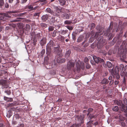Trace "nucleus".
Segmentation results:
<instances>
[{"label": "nucleus", "mask_w": 127, "mask_h": 127, "mask_svg": "<svg viewBox=\"0 0 127 127\" xmlns=\"http://www.w3.org/2000/svg\"><path fill=\"white\" fill-rule=\"evenodd\" d=\"M54 42L52 40H51L47 45L46 46V54L47 56L45 57V60H48L49 59L48 56H49L51 53V47L53 46Z\"/></svg>", "instance_id": "nucleus-1"}, {"label": "nucleus", "mask_w": 127, "mask_h": 127, "mask_svg": "<svg viewBox=\"0 0 127 127\" xmlns=\"http://www.w3.org/2000/svg\"><path fill=\"white\" fill-rule=\"evenodd\" d=\"M75 117L79 122L77 124H73L70 127H79L83 123L84 119V115H77Z\"/></svg>", "instance_id": "nucleus-2"}, {"label": "nucleus", "mask_w": 127, "mask_h": 127, "mask_svg": "<svg viewBox=\"0 0 127 127\" xmlns=\"http://www.w3.org/2000/svg\"><path fill=\"white\" fill-rule=\"evenodd\" d=\"M98 42L97 44V47L98 49L101 48L103 46V44L105 42V39H103V37L100 36L97 39Z\"/></svg>", "instance_id": "nucleus-3"}, {"label": "nucleus", "mask_w": 127, "mask_h": 127, "mask_svg": "<svg viewBox=\"0 0 127 127\" xmlns=\"http://www.w3.org/2000/svg\"><path fill=\"white\" fill-rule=\"evenodd\" d=\"M96 29L99 32H96L95 35V38H97L99 35L103 34V33H102V32L103 30V28L99 25L97 26Z\"/></svg>", "instance_id": "nucleus-4"}, {"label": "nucleus", "mask_w": 127, "mask_h": 127, "mask_svg": "<svg viewBox=\"0 0 127 127\" xmlns=\"http://www.w3.org/2000/svg\"><path fill=\"white\" fill-rule=\"evenodd\" d=\"M77 70L78 71H79L81 68L83 69L85 64L83 62H81L80 60H78V62L76 64Z\"/></svg>", "instance_id": "nucleus-5"}, {"label": "nucleus", "mask_w": 127, "mask_h": 127, "mask_svg": "<svg viewBox=\"0 0 127 127\" xmlns=\"http://www.w3.org/2000/svg\"><path fill=\"white\" fill-rule=\"evenodd\" d=\"M0 85L1 86L2 89L7 88L9 87L8 82L5 80L0 79Z\"/></svg>", "instance_id": "nucleus-6"}, {"label": "nucleus", "mask_w": 127, "mask_h": 127, "mask_svg": "<svg viewBox=\"0 0 127 127\" xmlns=\"http://www.w3.org/2000/svg\"><path fill=\"white\" fill-rule=\"evenodd\" d=\"M113 27V24L111 23L110 24V26L107 29L104 31L103 30L102 32V33H103V34H102L105 36H107L108 34L111 31Z\"/></svg>", "instance_id": "nucleus-7"}, {"label": "nucleus", "mask_w": 127, "mask_h": 127, "mask_svg": "<svg viewBox=\"0 0 127 127\" xmlns=\"http://www.w3.org/2000/svg\"><path fill=\"white\" fill-rule=\"evenodd\" d=\"M75 65V63L73 61L71 60L68 62L67 65V68L68 70H71L73 68Z\"/></svg>", "instance_id": "nucleus-8"}, {"label": "nucleus", "mask_w": 127, "mask_h": 127, "mask_svg": "<svg viewBox=\"0 0 127 127\" xmlns=\"http://www.w3.org/2000/svg\"><path fill=\"white\" fill-rule=\"evenodd\" d=\"M109 70L112 73L115 74L118 73L119 70V67L118 66H116L115 69L114 68H112L111 69H109Z\"/></svg>", "instance_id": "nucleus-9"}, {"label": "nucleus", "mask_w": 127, "mask_h": 127, "mask_svg": "<svg viewBox=\"0 0 127 127\" xmlns=\"http://www.w3.org/2000/svg\"><path fill=\"white\" fill-rule=\"evenodd\" d=\"M8 73L6 70H2L0 72V77L2 76L5 79H6L8 77Z\"/></svg>", "instance_id": "nucleus-10"}, {"label": "nucleus", "mask_w": 127, "mask_h": 127, "mask_svg": "<svg viewBox=\"0 0 127 127\" xmlns=\"http://www.w3.org/2000/svg\"><path fill=\"white\" fill-rule=\"evenodd\" d=\"M93 58L95 62L96 63H98L99 62L100 63H101V62H102L103 61V59H101L100 58L97 57L95 56H94L93 57Z\"/></svg>", "instance_id": "nucleus-11"}, {"label": "nucleus", "mask_w": 127, "mask_h": 127, "mask_svg": "<svg viewBox=\"0 0 127 127\" xmlns=\"http://www.w3.org/2000/svg\"><path fill=\"white\" fill-rule=\"evenodd\" d=\"M46 38L45 37H43L40 40L39 43L41 46H43L46 43Z\"/></svg>", "instance_id": "nucleus-12"}, {"label": "nucleus", "mask_w": 127, "mask_h": 127, "mask_svg": "<svg viewBox=\"0 0 127 127\" xmlns=\"http://www.w3.org/2000/svg\"><path fill=\"white\" fill-rule=\"evenodd\" d=\"M61 11L60 9L57 8L56 11H54L53 15L55 16H59L60 15V14L61 12Z\"/></svg>", "instance_id": "nucleus-13"}, {"label": "nucleus", "mask_w": 127, "mask_h": 127, "mask_svg": "<svg viewBox=\"0 0 127 127\" xmlns=\"http://www.w3.org/2000/svg\"><path fill=\"white\" fill-rule=\"evenodd\" d=\"M60 47H54V52L58 55H60V54L61 53L62 51L59 50Z\"/></svg>", "instance_id": "nucleus-14"}, {"label": "nucleus", "mask_w": 127, "mask_h": 127, "mask_svg": "<svg viewBox=\"0 0 127 127\" xmlns=\"http://www.w3.org/2000/svg\"><path fill=\"white\" fill-rule=\"evenodd\" d=\"M127 75V65L125 66L124 71L121 72V76H124Z\"/></svg>", "instance_id": "nucleus-15"}, {"label": "nucleus", "mask_w": 127, "mask_h": 127, "mask_svg": "<svg viewBox=\"0 0 127 127\" xmlns=\"http://www.w3.org/2000/svg\"><path fill=\"white\" fill-rule=\"evenodd\" d=\"M95 33L94 32H93L92 31L91 32V35L92 36L90 37L89 39V42L90 43H92V42L93 41H94V40L95 38H95V37L94 36H93L94 35V34Z\"/></svg>", "instance_id": "nucleus-16"}, {"label": "nucleus", "mask_w": 127, "mask_h": 127, "mask_svg": "<svg viewBox=\"0 0 127 127\" xmlns=\"http://www.w3.org/2000/svg\"><path fill=\"white\" fill-rule=\"evenodd\" d=\"M71 14L70 13L69 14L65 13L62 15V16L63 18L65 19H69L70 17Z\"/></svg>", "instance_id": "nucleus-17"}, {"label": "nucleus", "mask_w": 127, "mask_h": 127, "mask_svg": "<svg viewBox=\"0 0 127 127\" xmlns=\"http://www.w3.org/2000/svg\"><path fill=\"white\" fill-rule=\"evenodd\" d=\"M48 18V15L47 14L44 15L41 17V19L43 21H45L47 20Z\"/></svg>", "instance_id": "nucleus-18"}, {"label": "nucleus", "mask_w": 127, "mask_h": 127, "mask_svg": "<svg viewBox=\"0 0 127 127\" xmlns=\"http://www.w3.org/2000/svg\"><path fill=\"white\" fill-rule=\"evenodd\" d=\"M126 57V53L125 52L124 53L123 52L122 53H121L120 55L121 59L122 60L125 59Z\"/></svg>", "instance_id": "nucleus-19"}, {"label": "nucleus", "mask_w": 127, "mask_h": 127, "mask_svg": "<svg viewBox=\"0 0 127 127\" xmlns=\"http://www.w3.org/2000/svg\"><path fill=\"white\" fill-rule=\"evenodd\" d=\"M57 62L58 63H63L65 62V59L64 58H58L57 60Z\"/></svg>", "instance_id": "nucleus-20"}, {"label": "nucleus", "mask_w": 127, "mask_h": 127, "mask_svg": "<svg viewBox=\"0 0 127 127\" xmlns=\"http://www.w3.org/2000/svg\"><path fill=\"white\" fill-rule=\"evenodd\" d=\"M45 67L47 69H50L52 68L53 66L52 64L51 63H48L45 65Z\"/></svg>", "instance_id": "nucleus-21"}, {"label": "nucleus", "mask_w": 127, "mask_h": 127, "mask_svg": "<svg viewBox=\"0 0 127 127\" xmlns=\"http://www.w3.org/2000/svg\"><path fill=\"white\" fill-rule=\"evenodd\" d=\"M84 37L83 35H80L78 38L77 42H81L83 39Z\"/></svg>", "instance_id": "nucleus-22"}, {"label": "nucleus", "mask_w": 127, "mask_h": 127, "mask_svg": "<svg viewBox=\"0 0 127 127\" xmlns=\"http://www.w3.org/2000/svg\"><path fill=\"white\" fill-rule=\"evenodd\" d=\"M35 5H36V4H35L29 5L28 6V8L29 9L30 11L33 10V7Z\"/></svg>", "instance_id": "nucleus-23"}, {"label": "nucleus", "mask_w": 127, "mask_h": 127, "mask_svg": "<svg viewBox=\"0 0 127 127\" xmlns=\"http://www.w3.org/2000/svg\"><path fill=\"white\" fill-rule=\"evenodd\" d=\"M71 53V51L70 50H69L67 51L65 55V57L66 58H67L69 57Z\"/></svg>", "instance_id": "nucleus-24"}, {"label": "nucleus", "mask_w": 127, "mask_h": 127, "mask_svg": "<svg viewBox=\"0 0 127 127\" xmlns=\"http://www.w3.org/2000/svg\"><path fill=\"white\" fill-rule=\"evenodd\" d=\"M68 32V30H62L59 32H60V33L63 35L67 33Z\"/></svg>", "instance_id": "nucleus-25"}, {"label": "nucleus", "mask_w": 127, "mask_h": 127, "mask_svg": "<svg viewBox=\"0 0 127 127\" xmlns=\"http://www.w3.org/2000/svg\"><path fill=\"white\" fill-rule=\"evenodd\" d=\"M60 4L61 5H64L65 4L66 1L65 0H58Z\"/></svg>", "instance_id": "nucleus-26"}, {"label": "nucleus", "mask_w": 127, "mask_h": 127, "mask_svg": "<svg viewBox=\"0 0 127 127\" xmlns=\"http://www.w3.org/2000/svg\"><path fill=\"white\" fill-rule=\"evenodd\" d=\"M4 3V0H0V8L3 9Z\"/></svg>", "instance_id": "nucleus-27"}, {"label": "nucleus", "mask_w": 127, "mask_h": 127, "mask_svg": "<svg viewBox=\"0 0 127 127\" xmlns=\"http://www.w3.org/2000/svg\"><path fill=\"white\" fill-rule=\"evenodd\" d=\"M23 19V18H17L16 19L11 21L12 22H17L20 21V20Z\"/></svg>", "instance_id": "nucleus-28"}, {"label": "nucleus", "mask_w": 127, "mask_h": 127, "mask_svg": "<svg viewBox=\"0 0 127 127\" xmlns=\"http://www.w3.org/2000/svg\"><path fill=\"white\" fill-rule=\"evenodd\" d=\"M108 79L106 78H104L102 81L101 83L102 84H106L108 83Z\"/></svg>", "instance_id": "nucleus-29"}, {"label": "nucleus", "mask_w": 127, "mask_h": 127, "mask_svg": "<svg viewBox=\"0 0 127 127\" xmlns=\"http://www.w3.org/2000/svg\"><path fill=\"white\" fill-rule=\"evenodd\" d=\"M12 114L11 111H9L7 112L6 116L7 117L10 118L12 115Z\"/></svg>", "instance_id": "nucleus-30"}, {"label": "nucleus", "mask_w": 127, "mask_h": 127, "mask_svg": "<svg viewBox=\"0 0 127 127\" xmlns=\"http://www.w3.org/2000/svg\"><path fill=\"white\" fill-rule=\"evenodd\" d=\"M112 110L114 111L117 112L119 110L118 107L117 106H115L113 107L112 108Z\"/></svg>", "instance_id": "nucleus-31"}, {"label": "nucleus", "mask_w": 127, "mask_h": 127, "mask_svg": "<svg viewBox=\"0 0 127 127\" xmlns=\"http://www.w3.org/2000/svg\"><path fill=\"white\" fill-rule=\"evenodd\" d=\"M87 42V40H86L82 43V45H84V47H86L88 46L89 45V43L88 42Z\"/></svg>", "instance_id": "nucleus-32"}, {"label": "nucleus", "mask_w": 127, "mask_h": 127, "mask_svg": "<svg viewBox=\"0 0 127 127\" xmlns=\"http://www.w3.org/2000/svg\"><path fill=\"white\" fill-rule=\"evenodd\" d=\"M114 102L115 103L119 106H121V104H122V100H119V101L116 100L114 101Z\"/></svg>", "instance_id": "nucleus-33"}, {"label": "nucleus", "mask_w": 127, "mask_h": 127, "mask_svg": "<svg viewBox=\"0 0 127 127\" xmlns=\"http://www.w3.org/2000/svg\"><path fill=\"white\" fill-rule=\"evenodd\" d=\"M46 11L48 13H49L52 14L53 15L54 12L50 8H47L46 9Z\"/></svg>", "instance_id": "nucleus-34"}, {"label": "nucleus", "mask_w": 127, "mask_h": 127, "mask_svg": "<svg viewBox=\"0 0 127 127\" xmlns=\"http://www.w3.org/2000/svg\"><path fill=\"white\" fill-rule=\"evenodd\" d=\"M91 29H94L95 26V25L94 23H93L89 24V25Z\"/></svg>", "instance_id": "nucleus-35"}, {"label": "nucleus", "mask_w": 127, "mask_h": 127, "mask_svg": "<svg viewBox=\"0 0 127 127\" xmlns=\"http://www.w3.org/2000/svg\"><path fill=\"white\" fill-rule=\"evenodd\" d=\"M77 33L75 32H73L72 33V38L73 40H75L76 38V35Z\"/></svg>", "instance_id": "nucleus-36"}, {"label": "nucleus", "mask_w": 127, "mask_h": 127, "mask_svg": "<svg viewBox=\"0 0 127 127\" xmlns=\"http://www.w3.org/2000/svg\"><path fill=\"white\" fill-rule=\"evenodd\" d=\"M88 58H87V57H85L84 59V61L85 62L86 64H88L89 62V59H90L91 58V57H89Z\"/></svg>", "instance_id": "nucleus-37"}, {"label": "nucleus", "mask_w": 127, "mask_h": 127, "mask_svg": "<svg viewBox=\"0 0 127 127\" xmlns=\"http://www.w3.org/2000/svg\"><path fill=\"white\" fill-rule=\"evenodd\" d=\"M109 33V34L108 35V37L109 38V40H110L112 38L113 36L112 33L110 32Z\"/></svg>", "instance_id": "nucleus-38"}, {"label": "nucleus", "mask_w": 127, "mask_h": 127, "mask_svg": "<svg viewBox=\"0 0 127 127\" xmlns=\"http://www.w3.org/2000/svg\"><path fill=\"white\" fill-rule=\"evenodd\" d=\"M72 23L71 21L66 20L64 21V23L65 24H70Z\"/></svg>", "instance_id": "nucleus-39"}, {"label": "nucleus", "mask_w": 127, "mask_h": 127, "mask_svg": "<svg viewBox=\"0 0 127 127\" xmlns=\"http://www.w3.org/2000/svg\"><path fill=\"white\" fill-rule=\"evenodd\" d=\"M31 36H32V37L33 38H36V34L35 32H32L31 33Z\"/></svg>", "instance_id": "nucleus-40"}, {"label": "nucleus", "mask_w": 127, "mask_h": 127, "mask_svg": "<svg viewBox=\"0 0 127 127\" xmlns=\"http://www.w3.org/2000/svg\"><path fill=\"white\" fill-rule=\"evenodd\" d=\"M107 65L109 68H110L112 67V65L111 62H107Z\"/></svg>", "instance_id": "nucleus-41"}, {"label": "nucleus", "mask_w": 127, "mask_h": 127, "mask_svg": "<svg viewBox=\"0 0 127 127\" xmlns=\"http://www.w3.org/2000/svg\"><path fill=\"white\" fill-rule=\"evenodd\" d=\"M16 105L15 103H9L7 105L8 107H11L12 106Z\"/></svg>", "instance_id": "nucleus-42"}, {"label": "nucleus", "mask_w": 127, "mask_h": 127, "mask_svg": "<svg viewBox=\"0 0 127 127\" xmlns=\"http://www.w3.org/2000/svg\"><path fill=\"white\" fill-rule=\"evenodd\" d=\"M124 68V66L123 64H121L120 65V69L121 71V72H123V70Z\"/></svg>", "instance_id": "nucleus-43"}, {"label": "nucleus", "mask_w": 127, "mask_h": 127, "mask_svg": "<svg viewBox=\"0 0 127 127\" xmlns=\"http://www.w3.org/2000/svg\"><path fill=\"white\" fill-rule=\"evenodd\" d=\"M36 38H37L38 39H39L41 37L40 35V33L39 32L36 35Z\"/></svg>", "instance_id": "nucleus-44"}, {"label": "nucleus", "mask_w": 127, "mask_h": 127, "mask_svg": "<svg viewBox=\"0 0 127 127\" xmlns=\"http://www.w3.org/2000/svg\"><path fill=\"white\" fill-rule=\"evenodd\" d=\"M40 25L42 28H46L47 27V25L46 24L43 23H42L40 24Z\"/></svg>", "instance_id": "nucleus-45"}, {"label": "nucleus", "mask_w": 127, "mask_h": 127, "mask_svg": "<svg viewBox=\"0 0 127 127\" xmlns=\"http://www.w3.org/2000/svg\"><path fill=\"white\" fill-rule=\"evenodd\" d=\"M54 30V27L51 26H50L48 28L49 31H52Z\"/></svg>", "instance_id": "nucleus-46"}, {"label": "nucleus", "mask_w": 127, "mask_h": 127, "mask_svg": "<svg viewBox=\"0 0 127 127\" xmlns=\"http://www.w3.org/2000/svg\"><path fill=\"white\" fill-rule=\"evenodd\" d=\"M5 93H6L8 95H10L11 94V91L9 90H7L4 92Z\"/></svg>", "instance_id": "nucleus-47"}, {"label": "nucleus", "mask_w": 127, "mask_h": 127, "mask_svg": "<svg viewBox=\"0 0 127 127\" xmlns=\"http://www.w3.org/2000/svg\"><path fill=\"white\" fill-rule=\"evenodd\" d=\"M92 122H91V121H90L87 123V127H91L92 126V125L91 123Z\"/></svg>", "instance_id": "nucleus-48"}, {"label": "nucleus", "mask_w": 127, "mask_h": 127, "mask_svg": "<svg viewBox=\"0 0 127 127\" xmlns=\"http://www.w3.org/2000/svg\"><path fill=\"white\" fill-rule=\"evenodd\" d=\"M57 33V31L55 30L54 31L52 34V36L53 37H55L56 36V34Z\"/></svg>", "instance_id": "nucleus-49"}, {"label": "nucleus", "mask_w": 127, "mask_h": 127, "mask_svg": "<svg viewBox=\"0 0 127 127\" xmlns=\"http://www.w3.org/2000/svg\"><path fill=\"white\" fill-rule=\"evenodd\" d=\"M33 44L34 45H35L36 44L37 40L36 38H33Z\"/></svg>", "instance_id": "nucleus-50"}, {"label": "nucleus", "mask_w": 127, "mask_h": 127, "mask_svg": "<svg viewBox=\"0 0 127 127\" xmlns=\"http://www.w3.org/2000/svg\"><path fill=\"white\" fill-rule=\"evenodd\" d=\"M26 28L28 30H30L31 28L30 26L28 24H26Z\"/></svg>", "instance_id": "nucleus-51"}, {"label": "nucleus", "mask_w": 127, "mask_h": 127, "mask_svg": "<svg viewBox=\"0 0 127 127\" xmlns=\"http://www.w3.org/2000/svg\"><path fill=\"white\" fill-rule=\"evenodd\" d=\"M41 54L42 56L43 57L45 53V50L44 49H43L41 52Z\"/></svg>", "instance_id": "nucleus-52"}, {"label": "nucleus", "mask_w": 127, "mask_h": 127, "mask_svg": "<svg viewBox=\"0 0 127 127\" xmlns=\"http://www.w3.org/2000/svg\"><path fill=\"white\" fill-rule=\"evenodd\" d=\"M119 117V119L120 120L122 121L123 120V116L121 114H119L118 115Z\"/></svg>", "instance_id": "nucleus-53"}, {"label": "nucleus", "mask_w": 127, "mask_h": 127, "mask_svg": "<svg viewBox=\"0 0 127 127\" xmlns=\"http://www.w3.org/2000/svg\"><path fill=\"white\" fill-rule=\"evenodd\" d=\"M93 111V109H92V108H89L88 111V113L87 114V115L88 116L89 114V113Z\"/></svg>", "instance_id": "nucleus-54"}, {"label": "nucleus", "mask_w": 127, "mask_h": 127, "mask_svg": "<svg viewBox=\"0 0 127 127\" xmlns=\"http://www.w3.org/2000/svg\"><path fill=\"white\" fill-rule=\"evenodd\" d=\"M101 53H102L103 55H106L107 54V52L104 50H101L100 51Z\"/></svg>", "instance_id": "nucleus-55"}, {"label": "nucleus", "mask_w": 127, "mask_h": 127, "mask_svg": "<svg viewBox=\"0 0 127 127\" xmlns=\"http://www.w3.org/2000/svg\"><path fill=\"white\" fill-rule=\"evenodd\" d=\"M40 12H38V13H34V16H39L40 14Z\"/></svg>", "instance_id": "nucleus-56"}, {"label": "nucleus", "mask_w": 127, "mask_h": 127, "mask_svg": "<svg viewBox=\"0 0 127 127\" xmlns=\"http://www.w3.org/2000/svg\"><path fill=\"white\" fill-rule=\"evenodd\" d=\"M67 28L69 30H72L73 29V28L71 26H66Z\"/></svg>", "instance_id": "nucleus-57"}, {"label": "nucleus", "mask_w": 127, "mask_h": 127, "mask_svg": "<svg viewBox=\"0 0 127 127\" xmlns=\"http://www.w3.org/2000/svg\"><path fill=\"white\" fill-rule=\"evenodd\" d=\"M13 15H15V16L16 17L17 16H21V13H17L16 14H13Z\"/></svg>", "instance_id": "nucleus-58"}, {"label": "nucleus", "mask_w": 127, "mask_h": 127, "mask_svg": "<svg viewBox=\"0 0 127 127\" xmlns=\"http://www.w3.org/2000/svg\"><path fill=\"white\" fill-rule=\"evenodd\" d=\"M113 52V50H110L108 52V54L109 55H111Z\"/></svg>", "instance_id": "nucleus-59"}, {"label": "nucleus", "mask_w": 127, "mask_h": 127, "mask_svg": "<svg viewBox=\"0 0 127 127\" xmlns=\"http://www.w3.org/2000/svg\"><path fill=\"white\" fill-rule=\"evenodd\" d=\"M95 117V116L94 115H91L89 116L88 118L90 120L93 118H94Z\"/></svg>", "instance_id": "nucleus-60"}, {"label": "nucleus", "mask_w": 127, "mask_h": 127, "mask_svg": "<svg viewBox=\"0 0 127 127\" xmlns=\"http://www.w3.org/2000/svg\"><path fill=\"white\" fill-rule=\"evenodd\" d=\"M28 0H21V3L24 4Z\"/></svg>", "instance_id": "nucleus-61"}, {"label": "nucleus", "mask_w": 127, "mask_h": 127, "mask_svg": "<svg viewBox=\"0 0 127 127\" xmlns=\"http://www.w3.org/2000/svg\"><path fill=\"white\" fill-rule=\"evenodd\" d=\"M114 75H116V78L117 79H119L120 78V76L119 75V74H118V73L117 74H114Z\"/></svg>", "instance_id": "nucleus-62"}, {"label": "nucleus", "mask_w": 127, "mask_h": 127, "mask_svg": "<svg viewBox=\"0 0 127 127\" xmlns=\"http://www.w3.org/2000/svg\"><path fill=\"white\" fill-rule=\"evenodd\" d=\"M5 7L6 8H8L9 7V5L7 3H6L5 4Z\"/></svg>", "instance_id": "nucleus-63"}, {"label": "nucleus", "mask_w": 127, "mask_h": 127, "mask_svg": "<svg viewBox=\"0 0 127 127\" xmlns=\"http://www.w3.org/2000/svg\"><path fill=\"white\" fill-rule=\"evenodd\" d=\"M24 125L23 124H20L17 127H24Z\"/></svg>", "instance_id": "nucleus-64"}]
</instances>
